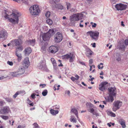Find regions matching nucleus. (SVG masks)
I'll list each match as a JSON object with an SVG mask.
<instances>
[{
    "instance_id": "1",
    "label": "nucleus",
    "mask_w": 128,
    "mask_h": 128,
    "mask_svg": "<svg viewBox=\"0 0 128 128\" xmlns=\"http://www.w3.org/2000/svg\"><path fill=\"white\" fill-rule=\"evenodd\" d=\"M11 16H12V18H10L8 17V15L6 14V15L4 16V18L6 19H8L9 21L12 23L18 24V17L20 16L19 13L18 12L16 13H12Z\"/></svg>"
},
{
    "instance_id": "2",
    "label": "nucleus",
    "mask_w": 128,
    "mask_h": 128,
    "mask_svg": "<svg viewBox=\"0 0 128 128\" xmlns=\"http://www.w3.org/2000/svg\"><path fill=\"white\" fill-rule=\"evenodd\" d=\"M29 10L30 12L32 15H38L40 12L38 6L37 5H34L30 7Z\"/></svg>"
},
{
    "instance_id": "3",
    "label": "nucleus",
    "mask_w": 128,
    "mask_h": 128,
    "mask_svg": "<svg viewBox=\"0 0 128 128\" xmlns=\"http://www.w3.org/2000/svg\"><path fill=\"white\" fill-rule=\"evenodd\" d=\"M122 105V102L118 100L115 101L113 104V107L112 108V110L114 112H116L117 110L119 109Z\"/></svg>"
},
{
    "instance_id": "4",
    "label": "nucleus",
    "mask_w": 128,
    "mask_h": 128,
    "mask_svg": "<svg viewBox=\"0 0 128 128\" xmlns=\"http://www.w3.org/2000/svg\"><path fill=\"white\" fill-rule=\"evenodd\" d=\"M90 35L92 39L95 40H97L99 36V33L97 31H95L93 32L90 31L87 32Z\"/></svg>"
},
{
    "instance_id": "5",
    "label": "nucleus",
    "mask_w": 128,
    "mask_h": 128,
    "mask_svg": "<svg viewBox=\"0 0 128 128\" xmlns=\"http://www.w3.org/2000/svg\"><path fill=\"white\" fill-rule=\"evenodd\" d=\"M62 39V34L60 32H58L54 36V40L56 43H59Z\"/></svg>"
},
{
    "instance_id": "6",
    "label": "nucleus",
    "mask_w": 128,
    "mask_h": 128,
    "mask_svg": "<svg viewBox=\"0 0 128 128\" xmlns=\"http://www.w3.org/2000/svg\"><path fill=\"white\" fill-rule=\"evenodd\" d=\"M115 8L118 10H126L128 5L122 4H118L116 5Z\"/></svg>"
},
{
    "instance_id": "7",
    "label": "nucleus",
    "mask_w": 128,
    "mask_h": 128,
    "mask_svg": "<svg viewBox=\"0 0 128 128\" xmlns=\"http://www.w3.org/2000/svg\"><path fill=\"white\" fill-rule=\"evenodd\" d=\"M108 90L109 92V96H115L116 94V88L115 87H109Z\"/></svg>"
},
{
    "instance_id": "8",
    "label": "nucleus",
    "mask_w": 128,
    "mask_h": 128,
    "mask_svg": "<svg viewBox=\"0 0 128 128\" xmlns=\"http://www.w3.org/2000/svg\"><path fill=\"white\" fill-rule=\"evenodd\" d=\"M124 40L122 39L120 41L118 42V45L117 46L118 48L122 51H124L125 50V47L124 44Z\"/></svg>"
},
{
    "instance_id": "9",
    "label": "nucleus",
    "mask_w": 128,
    "mask_h": 128,
    "mask_svg": "<svg viewBox=\"0 0 128 128\" xmlns=\"http://www.w3.org/2000/svg\"><path fill=\"white\" fill-rule=\"evenodd\" d=\"M52 7L53 10L56 9L62 10L63 9V6L60 4H53L52 5Z\"/></svg>"
},
{
    "instance_id": "10",
    "label": "nucleus",
    "mask_w": 128,
    "mask_h": 128,
    "mask_svg": "<svg viewBox=\"0 0 128 128\" xmlns=\"http://www.w3.org/2000/svg\"><path fill=\"white\" fill-rule=\"evenodd\" d=\"M58 50V48L57 46H50L48 49V51L49 52L54 54Z\"/></svg>"
},
{
    "instance_id": "11",
    "label": "nucleus",
    "mask_w": 128,
    "mask_h": 128,
    "mask_svg": "<svg viewBox=\"0 0 128 128\" xmlns=\"http://www.w3.org/2000/svg\"><path fill=\"white\" fill-rule=\"evenodd\" d=\"M10 111L9 107L7 106L4 107L0 110V113L2 114H5L8 113Z\"/></svg>"
},
{
    "instance_id": "12",
    "label": "nucleus",
    "mask_w": 128,
    "mask_h": 128,
    "mask_svg": "<svg viewBox=\"0 0 128 128\" xmlns=\"http://www.w3.org/2000/svg\"><path fill=\"white\" fill-rule=\"evenodd\" d=\"M39 68L40 70H42L46 72H48V70L44 62H42L40 63V65L39 66Z\"/></svg>"
},
{
    "instance_id": "13",
    "label": "nucleus",
    "mask_w": 128,
    "mask_h": 128,
    "mask_svg": "<svg viewBox=\"0 0 128 128\" xmlns=\"http://www.w3.org/2000/svg\"><path fill=\"white\" fill-rule=\"evenodd\" d=\"M30 62L28 58H25L23 62V67L25 68H27L29 66Z\"/></svg>"
},
{
    "instance_id": "14",
    "label": "nucleus",
    "mask_w": 128,
    "mask_h": 128,
    "mask_svg": "<svg viewBox=\"0 0 128 128\" xmlns=\"http://www.w3.org/2000/svg\"><path fill=\"white\" fill-rule=\"evenodd\" d=\"M50 37V35L47 33L43 34L42 36V39L44 41L48 40Z\"/></svg>"
},
{
    "instance_id": "15",
    "label": "nucleus",
    "mask_w": 128,
    "mask_h": 128,
    "mask_svg": "<svg viewBox=\"0 0 128 128\" xmlns=\"http://www.w3.org/2000/svg\"><path fill=\"white\" fill-rule=\"evenodd\" d=\"M108 83L107 82H102L99 85V89L100 90L103 91L105 90L106 88V85Z\"/></svg>"
},
{
    "instance_id": "16",
    "label": "nucleus",
    "mask_w": 128,
    "mask_h": 128,
    "mask_svg": "<svg viewBox=\"0 0 128 128\" xmlns=\"http://www.w3.org/2000/svg\"><path fill=\"white\" fill-rule=\"evenodd\" d=\"M25 68L23 67L20 66L18 69L17 72L19 75L23 74L25 72Z\"/></svg>"
},
{
    "instance_id": "17",
    "label": "nucleus",
    "mask_w": 128,
    "mask_h": 128,
    "mask_svg": "<svg viewBox=\"0 0 128 128\" xmlns=\"http://www.w3.org/2000/svg\"><path fill=\"white\" fill-rule=\"evenodd\" d=\"M70 21L72 22L78 20V18L76 14L70 16Z\"/></svg>"
},
{
    "instance_id": "18",
    "label": "nucleus",
    "mask_w": 128,
    "mask_h": 128,
    "mask_svg": "<svg viewBox=\"0 0 128 128\" xmlns=\"http://www.w3.org/2000/svg\"><path fill=\"white\" fill-rule=\"evenodd\" d=\"M32 50L30 48H26L24 51L26 56L28 55L32 52Z\"/></svg>"
},
{
    "instance_id": "19",
    "label": "nucleus",
    "mask_w": 128,
    "mask_h": 128,
    "mask_svg": "<svg viewBox=\"0 0 128 128\" xmlns=\"http://www.w3.org/2000/svg\"><path fill=\"white\" fill-rule=\"evenodd\" d=\"M118 122L122 125L123 128H125L126 127L125 121L122 118L119 119L118 120Z\"/></svg>"
},
{
    "instance_id": "20",
    "label": "nucleus",
    "mask_w": 128,
    "mask_h": 128,
    "mask_svg": "<svg viewBox=\"0 0 128 128\" xmlns=\"http://www.w3.org/2000/svg\"><path fill=\"white\" fill-rule=\"evenodd\" d=\"M7 35V33L6 31H0V38L5 37Z\"/></svg>"
},
{
    "instance_id": "21",
    "label": "nucleus",
    "mask_w": 128,
    "mask_h": 128,
    "mask_svg": "<svg viewBox=\"0 0 128 128\" xmlns=\"http://www.w3.org/2000/svg\"><path fill=\"white\" fill-rule=\"evenodd\" d=\"M15 54L18 58V62H20L22 58L21 54L20 53H18L17 52V51L16 50L15 52Z\"/></svg>"
},
{
    "instance_id": "22",
    "label": "nucleus",
    "mask_w": 128,
    "mask_h": 128,
    "mask_svg": "<svg viewBox=\"0 0 128 128\" xmlns=\"http://www.w3.org/2000/svg\"><path fill=\"white\" fill-rule=\"evenodd\" d=\"M105 98L106 101L108 102H112L114 100L113 96H105Z\"/></svg>"
},
{
    "instance_id": "23",
    "label": "nucleus",
    "mask_w": 128,
    "mask_h": 128,
    "mask_svg": "<svg viewBox=\"0 0 128 128\" xmlns=\"http://www.w3.org/2000/svg\"><path fill=\"white\" fill-rule=\"evenodd\" d=\"M70 57L69 58L70 60L69 61L70 62H73L74 60V58L75 57L74 55L72 53H70Z\"/></svg>"
},
{
    "instance_id": "24",
    "label": "nucleus",
    "mask_w": 128,
    "mask_h": 128,
    "mask_svg": "<svg viewBox=\"0 0 128 128\" xmlns=\"http://www.w3.org/2000/svg\"><path fill=\"white\" fill-rule=\"evenodd\" d=\"M14 42L16 46H19L21 44V40L20 39L15 40Z\"/></svg>"
},
{
    "instance_id": "25",
    "label": "nucleus",
    "mask_w": 128,
    "mask_h": 128,
    "mask_svg": "<svg viewBox=\"0 0 128 128\" xmlns=\"http://www.w3.org/2000/svg\"><path fill=\"white\" fill-rule=\"evenodd\" d=\"M116 60L118 62H119L121 60V56L119 53H117L116 54Z\"/></svg>"
},
{
    "instance_id": "26",
    "label": "nucleus",
    "mask_w": 128,
    "mask_h": 128,
    "mask_svg": "<svg viewBox=\"0 0 128 128\" xmlns=\"http://www.w3.org/2000/svg\"><path fill=\"white\" fill-rule=\"evenodd\" d=\"M51 61L53 64L54 68L56 69V63L55 60L53 58H51Z\"/></svg>"
},
{
    "instance_id": "27",
    "label": "nucleus",
    "mask_w": 128,
    "mask_h": 128,
    "mask_svg": "<svg viewBox=\"0 0 128 128\" xmlns=\"http://www.w3.org/2000/svg\"><path fill=\"white\" fill-rule=\"evenodd\" d=\"M51 113L53 115H55L58 112V110H54L53 109H51L50 110Z\"/></svg>"
},
{
    "instance_id": "28",
    "label": "nucleus",
    "mask_w": 128,
    "mask_h": 128,
    "mask_svg": "<svg viewBox=\"0 0 128 128\" xmlns=\"http://www.w3.org/2000/svg\"><path fill=\"white\" fill-rule=\"evenodd\" d=\"M77 17L78 18V20H80L82 19L83 17V14H76Z\"/></svg>"
},
{
    "instance_id": "29",
    "label": "nucleus",
    "mask_w": 128,
    "mask_h": 128,
    "mask_svg": "<svg viewBox=\"0 0 128 128\" xmlns=\"http://www.w3.org/2000/svg\"><path fill=\"white\" fill-rule=\"evenodd\" d=\"M47 33H48L50 35V36H51L53 35H54V33L55 32L54 31L53 29H50L47 32Z\"/></svg>"
},
{
    "instance_id": "30",
    "label": "nucleus",
    "mask_w": 128,
    "mask_h": 128,
    "mask_svg": "<svg viewBox=\"0 0 128 128\" xmlns=\"http://www.w3.org/2000/svg\"><path fill=\"white\" fill-rule=\"evenodd\" d=\"M86 50L87 52L86 53V54L88 56L92 54V52L90 49H87Z\"/></svg>"
},
{
    "instance_id": "31",
    "label": "nucleus",
    "mask_w": 128,
    "mask_h": 128,
    "mask_svg": "<svg viewBox=\"0 0 128 128\" xmlns=\"http://www.w3.org/2000/svg\"><path fill=\"white\" fill-rule=\"evenodd\" d=\"M107 114L108 115L112 117H115L116 116V114H115L110 111H108Z\"/></svg>"
},
{
    "instance_id": "32",
    "label": "nucleus",
    "mask_w": 128,
    "mask_h": 128,
    "mask_svg": "<svg viewBox=\"0 0 128 128\" xmlns=\"http://www.w3.org/2000/svg\"><path fill=\"white\" fill-rule=\"evenodd\" d=\"M10 74L12 76L14 77L16 76L19 75L17 72H10Z\"/></svg>"
},
{
    "instance_id": "33",
    "label": "nucleus",
    "mask_w": 128,
    "mask_h": 128,
    "mask_svg": "<svg viewBox=\"0 0 128 128\" xmlns=\"http://www.w3.org/2000/svg\"><path fill=\"white\" fill-rule=\"evenodd\" d=\"M39 92L38 91H36L35 92H34L30 96H39Z\"/></svg>"
},
{
    "instance_id": "34",
    "label": "nucleus",
    "mask_w": 128,
    "mask_h": 128,
    "mask_svg": "<svg viewBox=\"0 0 128 128\" xmlns=\"http://www.w3.org/2000/svg\"><path fill=\"white\" fill-rule=\"evenodd\" d=\"M35 40H30L29 41L30 44L32 46H34L35 44Z\"/></svg>"
},
{
    "instance_id": "35",
    "label": "nucleus",
    "mask_w": 128,
    "mask_h": 128,
    "mask_svg": "<svg viewBox=\"0 0 128 128\" xmlns=\"http://www.w3.org/2000/svg\"><path fill=\"white\" fill-rule=\"evenodd\" d=\"M46 22L49 25L52 24L53 23L52 20L50 19H48L46 20Z\"/></svg>"
},
{
    "instance_id": "36",
    "label": "nucleus",
    "mask_w": 128,
    "mask_h": 128,
    "mask_svg": "<svg viewBox=\"0 0 128 128\" xmlns=\"http://www.w3.org/2000/svg\"><path fill=\"white\" fill-rule=\"evenodd\" d=\"M0 117H1L2 119L4 120H6L8 119L9 117L8 116L1 115Z\"/></svg>"
},
{
    "instance_id": "37",
    "label": "nucleus",
    "mask_w": 128,
    "mask_h": 128,
    "mask_svg": "<svg viewBox=\"0 0 128 128\" xmlns=\"http://www.w3.org/2000/svg\"><path fill=\"white\" fill-rule=\"evenodd\" d=\"M48 93V91L46 90H44L42 92V94L43 96H46Z\"/></svg>"
},
{
    "instance_id": "38",
    "label": "nucleus",
    "mask_w": 128,
    "mask_h": 128,
    "mask_svg": "<svg viewBox=\"0 0 128 128\" xmlns=\"http://www.w3.org/2000/svg\"><path fill=\"white\" fill-rule=\"evenodd\" d=\"M70 53L64 55L63 56V58L65 59H68L70 57Z\"/></svg>"
},
{
    "instance_id": "39",
    "label": "nucleus",
    "mask_w": 128,
    "mask_h": 128,
    "mask_svg": "<svg viewBox=\"0 0 128 128\" xmlns=\"http://www.w3.org/2000/svg\"><path fill=\"white\" fill-rule=\"evenodd\" d=\"M103 64L102 63H100L99 65H98V67L99 69H102L104 67L103 66H102Z\"/></svg>"
},
{
    "instance_id": "40",
    "label": "nucleus",
    "mask_w": 128,
    "mask_h": 128,
    "mask_svg": "<svg viewBox=\"0 0 128 128\" xmlns=\"http://www.w3.org/2000/svg\"><path fill=\"white\" fill-rule=\"evenodd\" d=\"M71 112H73L75 114L78 113V111L75 108H73L71 110Z\"/></svg>"
},
{
    "instance_id": "41",
    "label": "nucleus",
    "mask_w": 128,
    "mask_h": 128,
    "mask_svg": "<svg viewBox=\"0 0 128 128\" xmlns=\"http://www.w3.org/2000/svg\"><path fill=\"white\" fill-rule=\"evenodd\" d=\"M34 126L33 128H40L38 124L36 123H34L33 124Z\"/></svg>"
},
{
    "instance_id": "42",
    "label": "nucleus",
    "mask_w": 128,
    "mask_h": 128,
    "mask_svg": "<svg viewBox=\"0 0 128 128\" xmlns=\"http://www.w3.org/2000/svg\"><path fill=\"white\" fill-rule=\"evenodd\" d=\"M60 0H52V1H50V4H56V2H58Z\"/></svg>"
},
{
    "instance_id": "43",
    "label": "nucleus",
    "mask_w": 128,
    "mask_h": 128,
    "mask_svg": "<svg viewBox=\"0 0 128 128\" xmlns=\"http://www.w3.org/2000/svg\"><path fill=\"white\" fill-rule=\"evenodd\" d=\"M66 5L67 6V9L68 10L70 9L71 7V4L68 2L66 3Z\"/></svg>"
},
{
    "instance_id": "44",
    "label": "nucleus",
    "mask_w": 128,
    "mask_h": 128,
    "mask_svg": "<svg viewBox=\"0 0 128 128\" xmlns=\"http://www.w3.org/2000/svg\"><path fill=\"white\" fill-rule=\"evenodd\" d=\"M90 24L92 25V27L95 28L97 25L96 24V23H94L92 22H91L90 23Z\"/></svg>"
},
{
    "instance_id": "45",
    "label": "nucleus",
    "mask_w": 128,
    "mask_h": 128,
    "mask_svg": "<svg viewBox=\"0 0 128 128\" xmlns=\"http://www.w3.org/2000/svg\"><path fill=\"white\" fill-rule=\"evenodd\" d=\"M124 44L126 46L128 45V38H126L124 41Z\"/></svg>"
},
{
    "instance_id": "46",
    "label": "nucleus",
    "mask_w": 128,
    "mask_h": 128,
    "mask_svg": "<svg viewBox=\"0 0 128 128\" xmlns=\"http://www.w3.org/2000/svg\"><path fill=\"white\" fill-rule=\"evenodd\" d=\"M70 11L72 12H77V10L75 8H73Z\"/></svg>"
},
{
    "instance_id": "47",
    "label": "nucleus",
    "mask_w": 128,
    "mask_h": 128,
    "mask_svg": "<svg viewBox=\"0 0 128 128\" xmlns=\"http://www.w3.org/2000/svg\"><path fill=\"white\" fill-rule=\"evenodd\" d=\"M45 14L47 18H48L50 15V12H47Z\"/></svg>"
},
{
    "instance_id": "48",
    "label": "nucleus",
    "mask_w": 128,
    "mask_h": 128,
    "mask_svg": "<svg viewBox=\"0 0 128 128\" xmlns=\"http://www.w3.org/2000/svg\"><path fill=\"white\" fill-rule=\"evenodd\" d=\"M19 92L21 96H23L24 94H25V91L23 90L19 91Z\"/></svg>"
},
{
    "instance_id": "49",
    "label": "nucleus",
    "mask_w": 128,
    "mask_h": 128,
    "mask_svg": "<svg viewBox=\"0 0 128 128\" xmlns=\"http://www.w3.org/2000/svg\"><path fill=\"white\" fill-rule=\"evenodd\" d=\"M89 112L92 114L94 112V110L93 108H91L89 110H88Z\"/></svg>"
},
{
    "instance_id": "50",
    "label": "nucleus",
    "mask_w": 128,
    "mask_h": 128,
    "mask_svg": "<svg viewBox=\"0 0 128 128\" xmlns=\"http://www.w3.org/2000/svg\"><path fill=\"white\" fill-rule=\"evenodd\" d=\"M17 48L18 49V50H19L22 51L23 50V48L22 46H20L18 47Z\"/></svg>"
},
{
    "instance_id": "51",
    "label": "nucleus",
    "mask_w": 128,
    "mask_h": 128,
    "mask_svg": "<svg viewBox=\"0 0 128 128\" xmlns=\"http://www.w3.org/2000/svg\"><path fill=\"white\" fill-rule=\"evenodd\" d=\"M71 122H74L75 123L76 122V120L74 118H71L70 119Z\"/></svg>"
},
{
    "instance_id": "52",
    "label": "nucleus",
    "mask_w": 128,
    "mask_h": 128,
    "mask_svg": "<svg viewBox=\"0 0 128 128\" xmlns=\"http://www.w3.org/2000/svg\"><path fill=\"white\" fill-rule=\"evenodd\" d=\"M22 1V2L25 4H28V1L27 0H20V2Z\"/></svg>"
},
{
    "instance_id": "53",
    "label": "nucleus",
    "mask_w": 128,
    "mask_h": 128,
    "mask_svg": "<svg viewBox=\"0 0 128 128\" xmlns=\"http://www.w3.org/2000/svg\"><path fill=\"white\" fill-rule=\"evenodd\" d=\"M8 64L10 65V66H12L13 64V63L12 62L8 61L7 62Z\"/></svg>"
},
{
    "instance_id": "54",
    "label": "nucleus",
    "mask_w": 128,
    "mask_h": 128,
    "mask_svg": "<svg viewBox=\"0 0 128 128\" xmlns=\"http://www.w3.org/2000/svg\"><path fill=\"white\" fill-rule=\"evenodd\" d=\"M68 46L69 47H70L72 46L71 42L70 41L68 42Z\"/></svg>"
},
{
    "instance_id": "55",
    "label": "nucleus",
    "mask_w": 128,
    "mask_h": 128,
    "mask_svg": "<svg viewBox=\"0 0 128 128\" xmlns=\"http://www.w3.org/2000/svg\"><path fill=\"white\" fill-rule=\"evenodd\" d=\"M92 114L94 115H95L96 116H98L99 114L96 111H94L92 113Z\"/></svg>"
},
{
    "instance_id": "56",
    "label": "nucleus",
    "mask_w": 128,
    "mask_h": 128,
    "mask_svg": "<svg viewBox=\"0 0 128 128\" xmlns=\"http://www.w3.org/2000/svg\"><path fill=\"white\" fill-rule=\"evenodd\" d=\"M66 94H67L68 95H69L70 94V92L69 90H66L65 91Z\"/></svg>"
},
{
    "instance_id": "57",
    "label": "nucleus",
    "mask_w": 128,
    "mask_h": 128,
    "mask_svg": "<svg viewBox=\"0 0 128 128\" xmlns=\"http://www.w3.org/2000/svg\"><path fill=\"white\" fill-rule=\"evenodd\" d=\"M20 92L19 91H18L13 96H17L19 94Z\"/></svg>"
},
{
    "instance_id": "58",
    "label": "nucleus",
    "mask_w": 128,
    "mask_h": 128,
    "mask_svg": "<svg viewBox=\"0 0 128 128\" xmlns=\"http://www.w3.org/2000/svg\"><path fill=\"white\" fill-rule=\"evenodd\" d=\"M91 104L90 103L87 102L86 104V105L88 107H90L91 106Z\"/></svg>"
},
{
    "instance_id": "59",
    "label": "nucleus",
    "mask_w": 128,
    "mask_h": 128,
    "mask_svg": "<svg viewBox=\"0 0 128 128\" xmlns=\"http://www.w3.org/2000/svg\"><path fill=\"white\" fill-rule=\"evenodd\" d=\"M56 109H58L60 108L59 106L58 105H56L54 106Z\"/></svg>"
},
{
    "instance_id": "60",
    "label": "nucleus",
    "mask_w": 128,
    "mask_h": 128,
    "mask_svg": "<svg viewBox=\"0 0 128 128\" xmlns=\"http://www.w3.org/2000/svg\"><path fill=\"white\" fill-rule=\"evenodd\" d=\"M8 76L4 77V76H0V80H1L4 78H7Z\"/></svg>"
},
{
    "instance_id": "61",
    "label": "nucleus",
    "mask_w": 128,
    "mask_h": 128,
    "mask_svg": "<svg viewBox=\"0 0 128 128\" xmlns=\"http://www.w3.org/2000/svg\"><path fill=\"white\" fill-rule=\"evenodd\" d=\"M71 79L73 81H74L75 80H77L76 79V78L74 77H72L71 78Z\"/></svg>"
},
{
    "instance_id": "62",
    "label": "nucleus",
    "mask_w": 128,
    "mask_h": 128,
    "mask_svg": "<svg viewBox=\"0 0 128 128\" xmlns=\"http://www.w3.org/2000/svg\"><path fill=\"white\" fill-rule=\"evenodd\" d=\"M46 86V84H40V86H42V88H43L45 87V86Z\"/></svg>"
},
{
    "instance_id": "63",
    "label": "nucleus",
    "mask_w": 128,
    "mask_h": 128,
    "mask_svg": "<svg viewBox=\"0 0 128 128\" xmlns=\"http://www.w3.org/2000/svg\"><path fill=\"white\" fill-rule=\"evenodd\" d=\"M79 63L80 64L83 65H84L85 66H86V65L85 64V63L83 62H80Z\"/></svg>"
},
{
    "instance_id": "64",
    "label": "nucleus",
    "mask_w": 128,
    "mask_h": 128,
    "mask_svg": "<svg viewBox=\"0 0 128 128\" xmlns=\"http://www.w3.org/2000/svg\"><path fill=\"white\" fill-rule=\"evenodd\" d=\"M92 59H90L89 60V64H92Z\"/></svg>"
}]
</instances>
